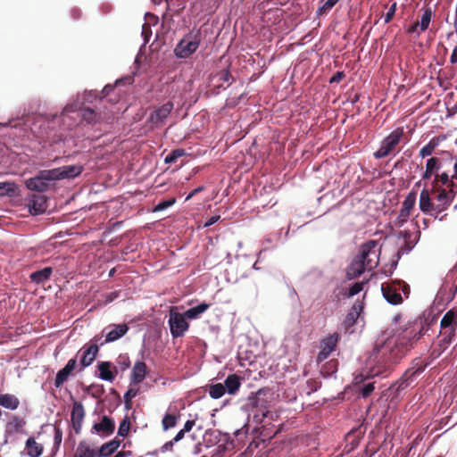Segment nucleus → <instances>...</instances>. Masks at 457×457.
I'll return each instance as SVG.
<instances>
[{"label": "nucleus", "mask_w": 457, "mask_h": 457, "mask_svg": "<svg viewBox=\"0 0 457 457\" xmlns=\"http://www.w3.org/2000/svg\"><path fill=\"white\" fill-rule=\"evenodd\" d=\"M180 413L176 408H174V411L166 412L162 420V429L166 431L174 428L177 425Z\"/></svg>", "instance_id": "bb28decb"}, {"label": "nucleus", "mask_w": 457, "mask_h": 457, "mask_svg": "<svg viewBox=\"0 0 457 457\" xmlns=\"http://www.w3.org/2000/svg\"><path fill=\"white\" fill-rule=\"evenodd\" d=\"M363 282H356L354 283L348 291L347 297H352L357 294H359L363 289Z\"/></svg>", "instance_id": "3c124183"}, {"label": "nucleus", "mask_w": 457, "mask_h": 457, "mask_svg": "<svg viewBox=\"0 0 457 457\" xmlns=\"http://www.w3.org/2000/svg\"><path fill=\"white\" fill-rule=\"evenodd\" d=\"M346 441L351 442L352 449L356 447L359 444V440L355 438V433L351 431L345 436Z\"/></svg>", "instance_id": "052dcab7"}, {"label": "nucleus", "mask_w": 457, "mask_h": 457, "mask_svg": "<svg viewBox=\"0 0 457 457\" xmlns=\"http://www.w3.org/2000/svg\"><path fill=\"white\" fill-rule=\"evenodd\" d=\"M424 334L421 322H409L395 338L376 346L368 361L369 376H388Z\"/></svg>", "instance_id": "f03ea898"}, {"label": "nucleus", "mask_w": 457, "mask_h": 457, "mask_svg": "<svg viewBox=\"0 0 457 457\" xmlns=\"http://www.w3.org/2000/svg\"><path fill=\"white\" fill-rule=\"evenodd\" d=\"M130 429V420L128 416H126L121 422L120 423L118 428V436H127Z\"/></svg>", "instance_id": "37998d69"}, {"label": "nucleus", "mask_w": 457, "mask_h": 457, "mask_svg": "<svg viewBox=\"0 0 457 457\" xmlns=\"http://www.w3.org/2000/svg\"><path fill=\"white\" fill-rule=\"evenodd\" d=\"M20 405V400L14 395L2 394L0 395V406L5 409L14 411Z\"/></svg>", "instance_id": "c756f323"}, {"label": "nucleus", "mask_w": 457, "mask_h": 457, "mask_svg": "<svg viewBox=\"0 0 457 457\" xmlns=\"http://www.w3.org/2000/svg\"><path fill=\"white\" fill-rule=\"evenodd\" d=\"M410 215L411 212L401 209L395 220V225L399 228L402 227L405 222H407Z\"/></svg>", "instance_id": "a18cd8bd"}, {"label": "nucleus", "mask_w": 457, "mask_h": 457, "mask_svg": "<svg viewBox=\"0 0 457 457\" xmlns=\"http://www.w3.org/2000/svg\"><path fill=\"white\" fill-rule=\"evenodd\" d=\"M200 35L188 34L184 37L174 49V53L179 58H187L193 54L200 46Z\"/></svg>", "instance_id": "423d86ee"}, {"label": "nucleus", "mask_w": 457, "mask_h": 457, "mask_svg": "<svg viewBox=\"0 0 457 457\" xmlns=\"http://www.w3.org/2000/svg\"><path fill=\"white\" fill-rule=\"evenodd\" d=\"M456 327L441 328L440 336L450 337L455 338Z\"/></svg>", "instance_id": "4d7b16f0"}, {"label": "nucleus", "mask_w": 457, "mask_h": 457, "mask_svg": "<svg viewBox=\"0 0 457 457\" xmlns=\"http://www.w3.org/2000/svg\"><path fill=\"white\" fill-rule=\"evenodd\" d=\"M146 375V364L144 361H137L130 374L131 384H140Z\"/></svg>", "instance_id": "5701e85b"}, {"label": "nucleus", "mask_w": 457, "mask_h": 457, "mask_svg": "<svg viewBox=\"0 0 457 457\" xmlns=\"http://www.w3.org/2000/svg\"><path fill=\"white\" fill-rule=\"evenodd\" d=\"M175 202H176L175 198H170L167 200L161 201L154 206V212H162V211L172 206L175 204Z\"/></svg>", "instance_id": "de8ad7c7"}, {"label": "nucleus", "mask_w": 457, "mask_h": 457, "mask_svg": "<svg viewBox=\"0 0 457 457\" xmlns=\"http://www.w3.org/2000/svg\"><path fill=\"white\" fill-rule=\"evenodd\" d=\"M415 379L409 378L406 373H403L402 377L391 386V389L395 390V393H399L406 389Z\"/></svg>", "instance_id": "c9c22d12"}, {"label": "nucleus", "mask_w": 457, "mask_h": 457, "mask_svg": "<svg viewBox=\"0 0 457 457\" xmlns=\"http://www.w3.org/2000/svg\"><path fill=\"white\" fill-rule=\"evenodd\" d=\"M253 420L257 424L262 423L263 419L266 417V416H262V411L254 410V411H253Z\"/></svg>", "instance_id": "e2e57ef3"}, {"label": "nucleus", "mask_w": 457, "mask_h": 457, "mask_svg": "<svg viewBox=\"0 0 457 457\" xmlns=\"http://www.w3.org/2000/svg\"><path fill=\"white\" fill-rule=\"evenodd\" d=\"M417 200V193L415 191H411L406 195L405 199L402 203V208L403 210H406L411 212V211L414 209Z\"/></svg>", "instance_id": "e433bc0d"}, {"label": "nucleus", "mask_w": 457, "mask_h": 457, "mask_svg": "<svg viewBox=\"0 0 457 457\" xmlns=\"http://www.w3.org/2000/svg\"><path fill=\"white\" fill-rule=\"evenodd\" d=\"M169 326L173 338L183 337L189 328V323L184 313L172 311L170 313Z\"/></svg>", "instance_id": "9b49d317"}, {"label": "nucleus", "mask_w": 457, "mask_h": 457, "mask_svg": "<svg viewBox=\"0 0 457 457\" xmlns=\"http://www.w3.org/2000/svg\"><path fill=\"white\" fill-rule=\"evenodd\" d=\"M403 136V128H398L392 131L381 143V145L378 151L374 153V156L377 159H381L388 156L392 152L395 151L396 146L399 145Z\"/></svg>", "instance_id": "0eeeda50"}, {"label": "nucleus", "mask_w": 457, "mask_h": 457, "mask_svg": "<svg viewBox=\"0 0 457 457\" xmlns=\"http://www.w3.org/2000/svg\"><path fill=\"white\" fill-rule=\"evenodd\" d=\"M139 393L138 388H129L124 395V403L126 405V408L129 409L131 408V400L136 397Z\"/></svg>", "instance_id": "c03bdc74"}, {"label": "nucleus", "mask_w": 457, "mask_h": 457, "mask_svg": "<svg viewBox=\"0 0 457 457\" xmlns=\"http://www.w3.org/2000/svg\"><path fill=\"white\" fill-rule=\"evenodd\" d=\"M432 357L429 360H423L420 357L415 358L411 361V366L405 370L409 378L416 379V378L421 374L425 369L432 362Z\"/></svg>", "instance_id": "aec40b11"}, {"label": "nucleus", "mask_w": 457, "mask_h": 457, "mask_svg": "<svg viewBox=\"0 0 457 457\" xmlns=\"http://www.w3.org/2000/svg\"><path fill=\"white\" fill-rule=\"evenodd\" d=\"M173 108L174 104L171 101H168L161 106L154 108L147 119V123L152 129L162 128L170 115Z\"/></svg>", "instance_id": "6e6552de"}, {"label": "nucleus", "mask_w": 457, "mask_h": 457, "mask_svg": "<svg viewBox=\"0 0 457 457\" xmlns=\"http://www.w3.org/2000/svg\"><path fill=\"white\" fill-rule=\"evenodd\" d=\"M81 117L87 123H94L97 120V113L91 108L83 109Z\"/></svg>", "instance_id": "79ce46f5"}, {"label": "nucleus", "mask_w": 457, "mask_h": 457, "mask_svg": "<svg viewBox=\"0 0 457 457\" xmlns=\"http://www.w3.org/2000/svg\"><path fill=\"white\" fill-rule=\"evenodd\" d=\"M403 237L404 245L399 249L398 254L410 252L415 245V243L411 241V233L410 231H404Z\"/></svg>", "instance_id": "a19ab883"}, {"label": "nucleus", "mask_w": 457, "mask_h": 457, "mask_svg": "<svg viewBox=\"0 0 457 457\" xmlns=\"http://www.w3.org/2000/svg\"><path fill=\"white\" fill-rule=\"evenodd\" d=\"M118 364L120 366L122 370H127L130 366V361L127 355H120L118 358Z\"/></svg>", "instance_id": "6e6d98bb"}, {"label": "nucleus", "mask_w": 457, "mask_h": 457, "mask_svg": "<svg viewBox=\"0 0 457 457\" xmlns=\"http://www.w3.org/2000/svg\"><path fill=\"white\" fill-rule=\"evenodd\" d=\"M50 181H54L52 170H40L36 177L28 179L26 187L31 191L42 193L48 189Z\"/></svg>", "instance_id": "9d476101"}, {"label": "nucleus", "mask_w": 457, "mask_h": 457, "mask_svg": "<svg viewBox=\"0 0 457 457\" xmlns=\"http://www.w3.org/2000/svg\"><path fill=\"white\" fill-rule=\"evenodd\" d=\"M185 155V150L184 149H175L170 154H169L165 159L164 162L166 163H172L175 162L179 157Z\"/></svg>", "instance_id": "49530a36"}, {"label": "nucleus", "mask_w": 457, "mask_h": 457, "mask_svg": "<svg viewBox=\"0 0 457 457\" xmlns=\"http://www.w3.org/2000/svg\"><path fill=\"white\" fill-rule=\"evenodd\" d=\"M195 420H187L185 425H184V428H182L186 433L187 432H189L193 427L195 426Z\"/></svg>", "instance_id": "774afa93"}, {"label": "nucleus", "mask_w": 457, "mask_h": 457, "mask_svg": "<svg viewBox=\"0 0 457 457\" xmlns=\"http://www.w3.org/2000/svg\"><path fill=\"white\" fill-rule=\"evenodd\" d=\"M209 307H210V304L202 303L195 307L187 310L184 312V315L186 316L187 319H189V320L197 319L202 313H204L205 311H207L209 309Z\"/></svg>", "instance_id": "f704fd0d"}, {"label": "nucleus", "mask_w": 457, "mask_h": 457, "mask_svg": "<svg viewBox=\"0 0 457 457\" xmlns=\"http://www.w3.org/2000/svg\"><path fill=\"white\" fill-rule=\"evenodd\" d=\"M62 430L59 428H54V444L59 446L62 443Z\"/></svg>", "instance_id": "680f3d73"}, {"label": "nucleus", "mask_w": 457, "mask_h": 457, "mask_svg": "<svg viewBox=\"0 0 457 457\" xmlns=\"http://www.w3.org/2000/svg\"><path fill=\"white\" fill-rule=\"evenodd\" d=\"M457 328V309H451L445 312L440 321V328Z\"/></svg>", "instance_id": "473e14b6"}, {"label": "nucleus", "mask_w": 457, "mask_h": 457, "mask_svg": "<svg viewBox=\"0 0 457 457\" xmlns=\"http://www.w3.org/2000/svg\"><path fill=\"white\" fill-rule=\"evenodd\" d=\"M121 441L114 438L107 443L102 445V446L97 451L98 457H107L112 454L120 445Z\"/></svg>", "instance_id": "a878e982"}, {"label": "nucleus", "mask_w": 457, "mask_h": 457, "mask_svg": "<svg viewBox=\"0 0 457 457\" xmlns=\"http://www.w3.org/2000/svg\"><path fill=\"white\" fill-rule=\"evenodd\" d=\"M363 310L362 303L356 302L345 316L343 325L346 332H353L352 328L355 325Z\"/></svg>", "instance_id": "a211bd4d"}, {"label": "nucleus", "mask_w": 457, "mask_h": 457, "mask_svg": "<svg viewBox=\"0 0 457 457\" xmlns=\"http://www.w3.org/2000/svg\"><path fill=\"white\" fill-rule=\"evenodd\" d=\"M114 428V421L106 415L103 416L101 421L95 423L92 428L94 432L100 434L102 436H108L112 435Z\"/></svg>", "instance_id": "412c9836"}, {"label": "nucleus", "mask_w": 457, "mask_h": 457, "mask_svg": "<svg viewBox=\"0 0 457 457\" xmlns=\"http://www.w3.org/2000/svg\"><path fill=\"white\" fill-rule=\"evenodd\" d=\"M85 417V410L80 402H74L71 410V423L76 434L80 433L82 422Z\"/></svg>", "instance_id": "6ab92c4d"}, {"label": "nucleus", "mask_w": 457, "mask_h": 457, "mask_svg": "<svg viewBox=\"0 0 457 457\" xmlns=\"http://www.w3.org/2000/svg\"><path fill=\"white\" fill-rule=\"evenodd\" d=\"M15 191L13 183L11 182H0V195L7 194L12 195Z\"/></svg>", "instance_id": "8fccbe9b"}, {"label": "nucleus", "mask_w": 457, "mask_h": 457, "mask_svg": "<svg viewBox=\"0 0 457 457\" xmlns=\"http://www.w3.org/2000/svg\"><path fill=\"white\" fill-rule=\"evenodd\" d=\"M340 0H327V2L318 9L317 12L319 15L326 14L328 11H330L337 2Z\"/></svg>", "instance_id": "09e8293b"}, {"label": "nucleus", "mask_w": 457, "mask_h": 457, "mask_svg": "<svg viewBox=\"0 0 457 457\" xmlns=\"http://www.w3.org/2000/svg\"><path fill=\"white\" fill-rule=\"evenodd\" d=\"M441 339L438 343V349L435 348L432 352L430 356L432 357V360L437 358L443 352H445L449 345L453 342L455 338L450 337H445L441 336Z\"/></svg>", "instance_id": "72a5a7b5"}, {"label": "nucleus", "mask_w": 457, "mask_h": 457, "mask_svg": "<svg viewBox=\"0 0 457 457\" xmlns=\"http://www.w3.org/2000/svg\"><path fill=\"white\" fill-rule=\"evenodd\" d=\"M375 389L373 383L365 384L360 390V393L363 398L368 397Z\"/></svg>", "instance_id": "864d4df0"}, {"label": "nucleus", "mask_w": 457, "mask_h": 457, "mask_svg": "<svg viewBox=\"0 0 457 457\" xmlns=\"http://www.w3.org/2000/svg\"><path fill=\"white\" fill-rule=\"evenodd\" d=\"M424 334L421 322H409L395 338L376 346L368 361L369 376H388Z\"/></svg>", "instance_id": "f257e3e1"}, {"label": "nucleus", "mask_w": 457, "mask_h": 457, "mask_svg": "<svg viewBox=\"0 0 457 457\" xmlns=\"http://www.w3.org/2000/svg\"><path fill=\"white\" fill-rule=\"evenodd\" d=\"M175 442H173V440L171 439L170 441H168L166 442L161 448H160V452L161 453H165V452H171L173 450V445H174Z\"/></svg>", "instance_id": "69168bd1"}, {"label": "nucleus", "mask_w": 457, "mask_h": 457, "mask_svg": "<svg viewBox=\"0 0 457 457\" xmlns=\"http://www.w3.org/2000/svg\"><path fill=\"white\" fill-rule=\"evenodd\" d=\"M339 340V334L333 333L325 337L320 342V351L317 355V361L321 362L325 361L330 353L336 349L337 342Z\"/></svg>", "instance_id": "4468645a"}, {"label": "nucleus", "mask_w": 457, "mask_h": 457, "mask_svg": "<svg viewBox=\"0 0 457 457\" xmlns=\"http://www.w3.org/2000/svg\"><path fill=\"white\" fill-rule=\"evenodd\" d=\"M253 420L257 424L262 423L263 419L266 417V416H262V411L254 410V411H253Z\"/></svg>", "instance_id": "0e129e2a"}, {"label": "nucleus", "mask_w": 457, "mask_h": 457, "mask_svg": "<svg viewBox=\"0 0 457 457\" xmlns=\"http://www.w3.org/2000/svg\"><path fill=\"white\" fill-rule=\"evenodd\" d=\"M76 365H77V360L75 358H72V359L69 360L67 364L57 372L55 379H54V386L56 387L62 386L63 385V383L68 380L70 375L75 370Z\"/></svg>", "instance_id": "4be33fe9"}, {"label": "nucleus", "mask_w": 457, "mask_h": 457, "mask_svg": "<svg viewBox=\"0 0 457 457\" xmlns=\"http://www.w3.org/2000/svg\"><path fill=\"white\" fill-rule=\"evenodd\" d=\"M102 337L103 336L99 335L95 336L92 339L94 343L91 345L84 346L79 351L78 354H81L79 361L81 369L88 367L95 361L99 351L100 340L102 339Z\"/></svg>", "instance_id": "f8f14e48"}, {"label": "nucleus", "mask_w": 457, "mask_h": 457, "mask_svg": "<svg viewBox=\"0 0 457 457\" xmlns=\"http://www.w3.org/2000/svg\"><path fill=\"white\" fill-rule=\"evenodd\" d=\"M226 393L225 386L221 383H217L210 386L209 395L213 399L222 397Z\"/></svg>", "instance_id": "4c0bfd02"}, {"label": "nucleus", "mask_w": 457, "mask_h": 457, "mask_svg": "<svg viewBox=\"0 0 457 457\" xmlns=\"http://www.w3.org/2000/svg\"><path fill=\"white\" fill-rule=\"evenodd\" d=\"M223 385L229 395H235L241 386L240 377L237 374H230L226 378Z\"/></svg>", "instance_id": "cd10ccee"}, {"label": "nucleus", "mask_w": 457, "mask_h": 457, "mask_svg": "<svg viewBox=\"0 0 457 457\" xmlns=\"http://www.w3.org/2000/svg\"><path fill=\"white\" fill-rule=\"evenodd\" d=\"M432 18V11L430 8L424 9V12L421 17V21L419 22L420 31L428 29Z\"/></svg>", "instance_id": "ea45409f"}, {"label": "nucleus", "mask_w": 457, "mask_h": 457, "mask_svg": "<svg viewBox=\"0 0 457 457\" xmlns=\"http://www.w3.org/2000/svg\"><path fill=\"white\" fill-rule=\"evenodd\" d=\"M437 145L438 143L435 138L431 139L426 145H424L420 150V156H421L422 158L430 156L432 154L435 153Z\"/></svg>", "instance_id": "58836bf2"}, {"label": "nucleus", "mask_w": 457, "mask_h": 457, "mask_svg": "<svg viewBox=\"0 0 457 457\" xmlns=\"http://www.w3.org/2000/svg\"><path fill=\"white\" fill-rule=\"evenodd\" d=\"M345 77L344 71H337L329 79V83H339Z\"/></svg>", "instance_id": "bf43d9fd"}, {"label": "nucleus", "mask_w": 457, "mask_h": 457, "mask_svg": "<svg viewBox=\"0 0 457 457\" xmlns=\"http://www.w3.org/2000/svg\"><path fill=\"white\" fill-rule=\"evenodd\" d=\"M432 178L431 188L425 187L420 191L419 207L423 213L442 220L446 214L441 217L439 215L451 206L457 191L453 187H447L446 184H441L436 176Z\"/></svg>", "instance_id": "7ed1b4c3"}, {"label": "nucleus", "mask_w": 457, "mask_h": 457, "mask_svg": "<svg viewBox=\"0 0 457 457\" xmlns=\"http://www.w3.org/2000/svg\"><path fill=\"white\" fill-rule=\"evenodd\" d=\"M217 77H219V80L222 81V82H228L232 79V76H231L230 72L228 71V70L220 71L217 74Z\"/></svg>", "instance_id": "13d9d810"}, {"label": "nucleus", "mask_w": 457, "mask_h": 457, "mask_svg": "<svg viewBox=\"0 0 457 457\" xmlns=\"http://www.w3.org/2000/svg\"><path fill=\"white\" fill-rule=\"evenodd\" d=\"M99 378L103 380L112 382L115 379V374L112 371V363L110 361H101L98 363Z\"/></svg>", "instance_id": "c85d7f7f"}, {"label": "nucleus", "mask_w": 457, "mask_h": 457, "mask_svg": "<svg viewBox=\"0 0 457 457\" xmlns=\"http://www.w3.org/2000/svg\"><path fill=\"white\" fill-rule=\"evenodd\" d=\"M25 424H26V421L23 418L17 416V415H13L9 420V421L6 423L5 432L8 435L21 433V432H22V428L25 426Z\"/></svg>", "instance_id": "b1692460"}, {"label": "nucleus", "mask_w": 457, "mask_h": 457, "mask_svg": "<svg viewBox=\"0 0 457 457\" xmlns=\"http://www.w3.org/2000/svg\"><path fill=\"white\" fill-rule=\"evenodd\" d=\"M268 391L264 388L259 389L255 393H251L246 398L244 408L248 411H254L257 410L262 411V416H267L268 411V401L266 395Z\"/></svg>", "instance_id": "1a4fd4ad"}, {"label": "nucleus", "mask_w": 457, "mask_h": 457, "mask_svg": "<svg viewBox=\"0 0 457 457\" xmlns=\"http://www.w3.org/2000/svg\"><path fill=\"white\" fill-rule=\"evenodd\" d=\"M53 273L51 267H46L42 270L32 272L29 276L30 280L36 284H41L48 280Z\"/></svg>", "instance_id": "7c9ffc66"}, {"label": "nucleus", "mask_w": 457, "mask_h": 457, "mask_svg": "<svg viewBox=\"0 0 457 457\" xmlns=\"http://www.w3.org/2000/svg\"><path fill=\"white\" fill-rule=\"evenodd\" d=\"M378 241L370 240L361 245L360 253L346 269L347 279L360 277L366 270H371L378 263L377 253Z\"/></svg>", "instance_id": "39448f33"}, {"label": "nucleus", "mask_w": 457, "mask_h": 457, "mask_svg": "<svg viewBox=\"0 0 457 457\" xmlns=\"http://www.w3.org/2000/svg\"><path fill=\"white\" fill-rule=\"evenodd\" d=\"M28 206L31 214H41L47 209V198L43 195L32 194L29 196Z\"/></svg>", "instance_id": "f3484780"}, {"label": "nucleus", "mask_w": 457, "mask_h": 457, "mask_svg": "<svg viewBox=\"0 0 457 457\" xmlns=\"http://www.w3.org/2000/svg\"><path fill=\"white\" fill-rule=\"evenodd\" d=\"M25 450L29 457H40L43 453L44 446L37 443L34 437L29 436L26 441Z\"/></svg>", "instance_id": "393cba45"}, {"label": "nucleus", "mask_w": 457, "mask_h": 457, "mask_svg": "<svg viewBox=\"0 0 457 457\" xmlns=\"http://www.w3.org/2000/svg\"><path fill=\"white\" fill-rule=\"evenodd\" d=\"M129 331V326L123 324H112L105 328L102 334H105V339L100 340V345L104 344L114 342L122 337Z\"/></svg>", "instance_id": "ddd939ff"}, {"label": "nucleus", "mask_w": 457, "mask_h": 457, "mask_svg": "<svg viewBox=\"0 0 457 457\" xmlns=\"http://www.w3.org/2000/svg\"><path fill=\"white\" fill-rule=\"evenodd\" d=\"M97 456V453L95 452L94 449L90 447V445L86 441H81L78 445L73 457H96Z\"/></svg>", "instance_id": "2f4dec72"}, {"label": "nucleus", "mask_w": 457, "mask_h": 457, "mask_svg": "<svg viewBox=\"0 0 457 457\" xmlns=\"http://www.w3.org/2000/svg\"><path fill=\"white\" fill-rule=\"evenodd\" d=\"M396 8H397V4H396V2H394L392 4V5L389 7L386 14L385 15L384 21L386 24L389 23L393 20V18L395 14V12H396Z\"/></svg>", "instance_id": "603ef678"}, {"label": "nucleus", "mask_w": 457, "mask_h": 457, "mask_svg": "<svg viewBox=\"0 0 457 457\" xmlns=\"http://www.w3.org/2000/svg\"><path fill=\"white\" fill-rule=\"evenodd\" d=\"M220 216L219 214L212 216L211 218H209L206 220V222L204 224V227L207 228V227H210V226L213 225L214 223H216L220 220Z\"/></svg>", "instance_id": "338daca9"}, {"label": "nucleus", "mask_w": 457, "mask_h": 457, "mask_svg": "<svg viewBox=\"0 0 457 457\" xmlns=\"http://www.w3.org/2000/svg\"><path fill=\"white\" fill-rule=\"evenodd\" d=\"M52 175L54 180L63 179H74L81 174L83 167L81 165H67L55 169H52Z\"/></svg>", "instance_id": "2eb2a0df"}, {"label": "nucleus", "mask_w": 457, "mask_h": 457, "mask_svg": "<svg viewBox=\"0 0 457 457\" xmlns=\"http://www.w3.org/2000/svg\"><path fill=\"white\" fill-rule=\"evenodd\" d=\"M433 176L438 178L441 184L457 191V159L448 151H441L428 159L422 179L430 180Z\"/></svg>", "instance_id": "20e7f679"}, {"label": "nucleus", "mask_w": 457, "mask_h": 457, "mask_svg": "<svg viewBox=\"0 0 457 457\" xmlns=\"http://www.w3.org/2000/svg\"><path fill=\"white\" fill-rule=\"evenodd\" d=\"M395 282L397 284L396 287L398 288V291L401 290L403 292V294L406 297H408V295L410 294V286L402 280H395Z\"/></svg>", "instance_id": "5fc2aeb1"}, {"label": "nucleus", "mask_w": 457, "mask_h": 457, "mask_svg": "<svg viewBox=\"0 0 457 457\" xmlns=\"http://www.w3.org/2000/svg\"><path fill=\"white\" fill-rule=\"evenodd\" d=\"M397 284L393 281L391 283H383L381 291L385 299L391 304H400L403 303V297L396 287Z\"/></svg>", "instance_id": "dca6fc26"}]
</instances>
